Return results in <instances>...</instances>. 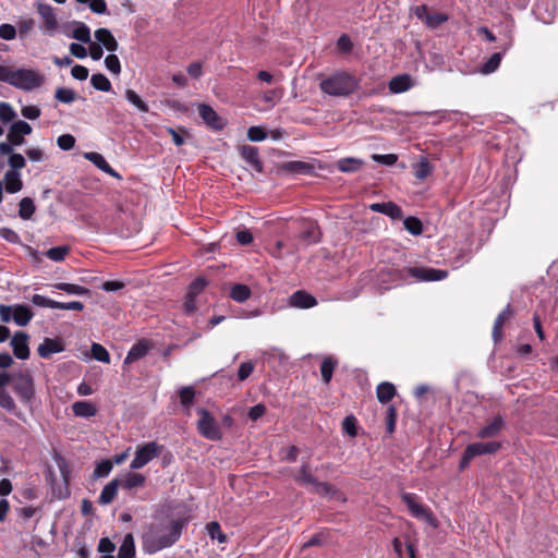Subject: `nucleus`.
Here are the masks:
<instances>
[{"label":"nucleus","mask_w":558,"mask_h":558,"mask_svg":"<svg viewBox=\"0 0 558 558\" xmlns=\"http://www.w3.org/2000/svg\"><path fill=\"white\" fill-rule=\"evenodd\" d=\"M187 521L183 518L166 515L147 523L141 534L142 550L154 555L173 546L181 537Z\"/></svg>","instance_id":"f257e3e1"},{"label":"nucleus","mask_w":558,"mask_h":558,"mask_svg":"<svg viewBox=\"0 0 558 558\" xmlns=\"http://www.w3.org/2000/svg\"><path fill=\"white\" fill-rule=\"evenodd\" d=\"M323 93L333 97H347L359 88L355 76L347 72H336L319 83Z\"/></svg>","instance_id":"f03ea898"},{"label":"nucleus","mask_w":558,"mask_h":558,"mask_svg":"<svg viewBox=\"0 0 558 558\" xmlns=\"http://www.w3.org/2000/svg\"><path fill=\"white\" fill-rule=\"evenodd\" d=\"M391 275L395 281L411 283L421 281H440L447 278L448 271L432 267L413 266L393 269Z\"/></svg>","instance_id":"7ed1b4c3"},{"label":"nucleus","mask_w":558,"mask_h":558,"mask_svg":"<svg viewBox=\"0 0 558 558\" xmlns=\"http://www.w3.org/2000/svg\"><path fill=\"white\" fill-rule=\"evenodd\" d=\"M44 82L43 76L33 69L12 68L9 84L22 90H33Z\"/></svg>","instance_id":"20e7f679"},{"label":"nucleus","mask_w":558,"mask_h":558,"mask_svg":"<svg viewBox=\"0 0 558 558\" xmlns=\"http://www.w3.org/2000/svg\"><path fill=\"white\" fill-rule=\"evenodd\" d=\"M501 448L499 441L473 442L466 446L461 457L459 469L464 470L478 456L494 454Z\"/></svg>","instance_id":"39448f33"},{"label":"nucleus","mask_w":558,"mask_h":558,"mask_svg":"<svg viewBox=\"0 0 558 558\" xmlns=\"http://www.w3.org/2000/svg\"><path fill=\"white\" fill-rule=\"evenodd\" d=\"M199 418L197 421V429L199 434L208 440H220L222 433L213 414L204 408L196 410Z\"/></svg>","instance_id":"423d86ee"},{"label":"nucleus","mask_w":558,"mask_h":558,"mask_svg":"<svg viewBox=\"0 0 558 558\" xmlns=\"http://www.w3.org/2000/svg\"><path fill=\"white\" fill-rule=\"evenodd\" d=\"M13 390L23 403H31L35 397L34 379L28 372L13 374Z\"/></svg>","instance_id":"0eeeda50"},{"label":"nucleus","mask_w":558,"mask_h":558,"mask_svg":"<svg viewBox=\"0 0 558 558\" xmlns=\"http://www.w3.org/2000/svg\"><path fill=\"white\" fill-rule=\"evenodd\" d=\"M163 446L156 441L146 442L137 447L135 456L130 464L131 470H140L148 464L151 460L159 457L163 450Z\"/></svg>","instance_id":"6e6552de"},{"label":"nucleus","mask_w":558,"mask_h":558,"mask_svg":"<svg viewBox=\"0 0 558 558\" xmlns=\"http://www.w3.org/2000/svg\"><path fill=\"white\" fill-rule=\"evenodd\" d=\"M402 501L407 505L410 513L414 518L425 521L427 524H429L433 527L438 526V521L434 517L433 512L427 507L418 504L416 501V497L414 494L404 493L402 495Z\"/></svg>","instance_id":"1a4fd4ad"},{"label":"nucleus","mask_w":558,"mask_h":558,"mask_svg":"<svg viewBox=\"0 0 558 558\" xmlns=\"http://www.w3.org/2000/svg\"><path fill=\"white\" fill-rule=\"evenodd\" d=\"M36 11L43 21L40 25L43 34L48 36H54L59 29V22L57 19L54 8H52L48 3L38 2L36 4Z\"/></svg>","instance_id":"9d476101"},{"label":"nucleus","mask_w":558,"mask_h":558,"mask_svg":"<svg viewBox=\"0 0 558 558\" xmlns=\"http://www.w3.org/2000/svg\"><path fill=\"white\" fill-rule=\"evenodd\" d=\"M32 302L36 306L51 308V310H60V311H82L83 310V303H81L78 301L58 302V301L51 300V299L40 295V294H34L32 296Z\"/></svg>","instance_id":"9b49d317"},{"label":"nucleus","mask_w":558,"mask_h":558,"mask_svg":"<svg viewBox=\"0 0 558 558\" xmlns=\"http://www.w3.org/2000/svg\"><path fill=\"white\" fill-rule=\"evenodd\" d=\"M533 300L527 290H521L513 292L510 302L499 314H518L524 311H531L529 304H532Z\"/></svg>","instance_id":"f8f14e48"},{"label":"nucleus","mask_w":558,"mask_h":558,"mask_svg":"<svg viewBox=\"0 0 558 558\" xmlns=\"http://www.w3.org/2000/svg\"><path fill=\"white\" fill-rule=\"evenodd\" d=\"M62 33L69 37L74 38L83 44L90 43V28L81 21H72L62 26Z\"/></svg>","instance_id":"ddd939ff"},{"label":"nucleus","mask_w":558,"mask_h":558,"mask_svg":"<svg viewBox=\"0 0 558 558\" xmlns=\"http://www.w3.org/2000/svg\"><path fill=\"white\" fill-rule=\"evenodd\" d=\"M300 233L299 238L305 245L316 244L320 241V231L318 225L310 219H302L299 221Z\"/></svg>","instance_id":"4468645a"},{"label":"nucleus","mask_w":558,"mask_h":558,"mask_svg":"<svg viewBox=\"0 0 558 558\" xmlns=\"http://www.w3.org/2000/svg\"><path fill=\"white\" fill-rule=\"evenodd\" d=\"M153 348L154 344L150 340L146 338L138 340L129 350L123 361V365L125 366L143 359Z\"/></svg>","instance_id":"2eb2a0df"},{"label":"nucleus","mask_w":558,"mask_h":558,"mask_svg":"<svg viewBox=\"0 0 558 558\" xmlns=\"http://www.w3.org/2000/svg\"><path fill=\"white\" fill-rule=\"evenodd\" d=\"M28 336L24 331H16L11 339L13 354L20 360H26L29 356Z\"/></svg>","instance_id":"dca6fc26"},{"label":"nucleus","mask_w":558,"mask_h":558,"mask_svg":"<svg viewBox=\"0 0 558 558\" xmlns=\"http://www.w3.org/2000/svg\"><path fill=\"white\" fill-rule=\"evenodd\" d=\"M317 304L315 296L305 290H298L289 296V305L300 310H307Z\"/></svg>","instance_id":"f3484780"},{"label":"nucleus","mask_w":558,"mask_h":558,"mask_svg":"<svg viewBox=\"0 0 558 558\" xmlns=\"http://www.w3.org/2000/svg\"><path fill=\"white\" fill-rule=\"evenodd\" d=\"M506 422L501 415H496L494 420L487 425L478 429L476 437L482 439H489L497 437L505 428Z\"/></svg>","instance_id":"a211bd4d"},{"label":"nucleus","mask_w":558,"mask_h":558,"mask_svg":"<svg viewBox=\"0 0 558 558\" xmlns=\"http://www.w3.org/2000/svg\"><path fill=\"white\" fill-rule=\"evenodd\" d=\"M83 157L105 173L121 179L120 174L107 162L105 157L96 151L84 153Z\"/></svg>","instance_id":"6ab92c4d"},{"label":"nucleus","mask_w":558,"mask_h":558,"mask_svg":"<svg viewBox=\"0 0 558 558\" xmlns=\"http://www.w3.org/2000/svg\"><path fill=\"white\" fill-rule=\"evenodd\" d=\"M198 113L204 122L214 130H221L223 123L217 112L208 105L202 104L198 106Z\"/></svg>","instance_id":"aec40b11"},{"label":"nucleus","mask_w":558,"mask_h":558,"mask_svg":"<svg viewBox=\"0 0 558 558\" xmlns=\"http://www.w3.org/2000/svg\"><path fill=\"white\" fill-rule=\"evenodd\" d=\"M374 213L384 214L392 219H400L403 215L402 209L392 202L374 203L369 205Z\"/></svg>","instance_id":"412c9836"},{"label":"nucleus","mask_w":558,"mask_h":558,"mask_svg":"<svg viewBox=\"0 0 558 558\" xmlns=\"http://www.w3.org/2000/svg\"><path fill=\"white\" fill-rule=\"evenodd\" d=\"M64 350V347L60 340L45 338L44 341L38 345L37 352L43 359H50L51 354L60 353Z\"/></svg>","instance_id":"4be33fe9"},{"label":"nucleus","mask_w":558,"mask_h":558,"mask_svg":"<svg viewBox=\"0 0 558 558\" xmlns=\"http://www.w3.org/2000/svg\"><path fill=\"white\" fill-rule=\"evenodd\" d=\"M94 36L96 40L104 46L108 51L114 52L119 48V44L112 33L108 28H98L95 31Z\"/></svg>","instance_id":"5701e85b"},{"label":"nucleus","mask_w":558,"mask_h":558,"mask_svg":"<svg viewBox=\"0 0 558 558\" xmlns=\"http://www.w3.org/2000/svg\"><path fill=\"white\" fill-rule=\"evenodd\" d=\"M388 86L392 94H400L412 88L414 82L409 74H400L391 78Z\"/></svg>","instance_id":"b1692460"},{"label":"nucleus","mask_w":558,"mask_h":558,"mask_svg":"<svg viewBox=\"0 0 558 558\" xmlns=\"http://www.w3.org/2000/svg\"><path fill=\"white\" fill-rule=\"evenodd\" d=\"M121 480L119 477L110 481L101 490L100 496L98 498V504L100 505H109L117 497L118 489L120 487Z\"/></svg>","instance_id":"393cba45"},{"label":"nucleus","mask_w":558,"mask_h":558,"mask_svg":"<svg viewBox=\"0 0 558 558\" xmlns=\"http://www.w3.org/2000/svg\"><path fill=\"white\" fill-rule=\"evenodd\" d=\"M2 183H4L5 191L11 194L17 193L23 189V182L19 171L8 170L4 173Z\"/></svg>","instance_id":"a878e982"},{"label":"nucleus","mask_w":558,"mask_h":558,"mask_svg":"<svg viewBox=\"0 0 558 558\" xmlns=\"http://www.w3.org/2000/svg\"><path fill=\"white\" fill-rule=\"evenodd\" d=\"M292 476L301 486L312 485L316 480L308 461H303L300 469Z\"/></svg>","instance_id":"bb28decb"},{"label":"nucleus","mask_w":558,"mask_h":558,"mask_svg":"<svg viewBox=\"0 0 558 558\" xmlns=\"http://www.w3.org/2000/svg\"><path fill=\"white\" fill-rule=\"evenodd\" d=\"M242 158L250 163L256 171H263V165L259 160L258 149L254 146L243 145L241 147Z\"/></svg>","instance_id":"cd10ccee"},{"label":"nucleus","mask_w":558,"mask_h":558,"mask_svg":"<svg viewBox=\"0 0 558 558\" xmlns=\"http://www.w3.org/2000/svg\"><path fill=\"white\" fill-rule=\"evenodd\" d=\"M312 486L313 492L322 497H328L330 499L341 497V493L327 482H320L316 478Z\"/></svg>","instance_id":"c85d7f7f"},{"label":"nucleus","mask_w":558,"mask_h":558,"mask_svg":"<svg viewBox=\"0 0 558 558\" xmlns=\"http://www.w3.org/2000/svg\"><path fill=\"white\" fill-rule=\"evenodd\" d=\"M364 166V161L355 157L341 158L336 162L339 171L344 173L357 172Z\"/></svg>","instance_id":"c756f323"},{"label":"nucleus","mask_w":558,"mask_h":558,"mask_svg":"<svg viewBox=\"0 0 558 558\" xmlns=\"http://www.w3.org/2000/svg\"><path fill=\"white\" fill-rule=\"evenodd\" d=\"M120 487L126 490H132L133 488L142 487L145 484V476L140 473L128 472L122 477Z\"/></svg>","instance_id":"7c9ffc66"},{"label":"nucleus","mask_w":558,"mask_h":558,"mask_svg":"<svg viewBox=\"0 0 558 558\" xmlns=\"http://www.w3.org/2000/svg\"><path fill=\"white\" fill-rule=\"evenodd\" d=\"M135 557V541L132 533L124 535L122 544L119 547L117 558H134Z\"/></svg>","instance_id":"2f4dec72"},{"label":"nucleus","mask_w":558,"mask_h":558,"mask_svg":"<svg viewBox=\"0 0 558 558\" xmlns=\"http://www.w3.org/2000/svg\"><path fill=\"white\" fill-rule=\"evenodd\" d=\"M396 393V387L389 381L380 383L376 389L377 400L383 404L390 402Z\"/></svg>","instance_id":"473e14b6"},{"label":"nucleus","mask_w":558,"mask_h":558,"mask_svg":"<svg viewBox=\"0 0 558 558\" xmlns=\"http://www.w3.org/2000/svg\"><path fill=\"white\" fill-rule=\"evenodd\" d=\"M72 411L78 417H92L97 413L96 407L89 401H76L72 405Z\"/></svg>","instance_id":"72a5a7b5"},{"label":"nucleus","mask_w":558,"mask_h":558,"mask_svg":"<svg viewBox=\"0 0 558 558\" xmlns=\"http://www.w3.org/2000/svg\"><path fill=\"white\" fill-rule=\"evenodd\" d=\"M36 210L35 203L31 197H24L19 203V216L23 220H28L33 217Z\"/></svg>","instance_id":"f704fd0d"},{"label":"nucleus","mask_w":558,"mask_h":558,"mask_svg":"<svg viewBox=\"0 0 558 558\" xmlns=\"http://www.w3.org/2000/svg\"><path fill=\"white\" fill-rule=\"evenodd\" d=\"M336 366H337V361L333 360L331 356H326L323 360V362L320 364V374H322L323 381L325 384L330 383Z\"/></svg>","instance_id":"c9c22d12"},{"label":"nucleus","mask_w":558,"mask_h":558,"mask_svg":"<svg viewBox=\"0 0 558 558\" xmlns=\"http://www.w3.org/2000/svg\"><path fill=\"white\" fill-rule=\"evenodd\" d=\"M93 87L100 92H110L112 89L111 83L108 77L101 73L93 74L90 77Z\"/></svg>","instance_id":"e433bc0d"},{"label":"nucleus","mask_w":558,"mask_h":558,"mask_svg":"<svg viewBox=\"0 0 558 558\" xmlns=\"http://www.w3.org/2000/svg\"><path fill=\"white\" fill-rule=\"evenodd\" d=\"M283 169L292 173L307 174L313 171L314 167L304 161H289L283 165Z\"/></svg>","instance_id":"4c0bfd02"},{"label":"nucleus","mask_w":558,"mask_h":558,"mask_svg":"<svg viewBox=\"0 0 558 558\" xmlns=\"http://www.w3.org/2000/svg\"><path fill=\"white\" fill-rule=\"evenodd\" d=\"M125 98L138 111H141V112H148V110H149L148 105L133 89H126L125 90Z\"/></svg>","instance_id":"58836bf2"},{"label":"nucleus","mask_w":558,"mask_h":558,"mask_svg":"<svg viewBox=\"0 0 558 558\" xmlns=\"http://www.w3.org/2000/svg\"><path fill=\"white\" fill-rule=\"evenodd\" d=\"M207 533L211 539H217L218 543L222 544L226 543L228 537L227 535L221 531L220 524L216 521L209 522L206 525Z\"/></svg>","instance_id":"ea45409f"},{"label":"nucleus","mask_w":558,"mask_h":558,"mask_svg":"<svg viewBox=\"0 0 558 558\" xmlns=\"http://www.w3.org/2000/svg\"><path fill=\"white\" fill-rule=\"evenodd\" d=\"M54 97L58 101L69 105L76 100L77 95L71 88L59 87L54 93Z\"/></svg>","instance_id":"a19ab883"},{"label":"nucleus","mask_w":558,"mask_h":558,"mask_svg":"<svg viewBox=\"0 0 558 558\" xmlns=\"http://www.w3.org/2000/svg\"><path fill=\"white\" fill-rule=\"evenodd\" d=\"M251 295V291L245 284H235L231 288L230 298L236 302H244Z\"/></svg>","instance_id":"79ce46f5"},{"label":"nucleus","mask_w":558,"mask_h":558,"mask_svg":"<svg viewBox=\"0 0 558 558\" xmlns=\"http://www.w3.org/2000/svg\"><path fill=\"white\" fill-rule=\"evenodd\" d=\"M432 173V166L426 158L421 160L414 166V175L418 180L426 179Z\"/></svg>","instance_id":"37998d69"},{"label":"nucleus","mask_w":558,"mask_h":558,"mask_svg":"<svg viewBox=\"0 0 558 558\" xmlns=\"http://www.w3.org/2000/svg\"><path fill=\"white\" fill-rule=\"evenodd\" d=\"M57 462H58V466L60 469L61 475H62V477L64 480V483H65V493L63 494L61 490H59V493H57L53 489V495L57 496L59 499H62V498L68 497V495H69V489H68L69 470H68V465H66V463H65L63 458L58 457Z\"/></svg>","instance_id":"c03bdc74"},{"label":"nucleus","mask_w":558,"mask_h":558,"mask_svg":"<svg viewBox=\"0 0 558 558\" xmlns=\"http://www.w3.org/2000/svg\"><path fill=\"white\" fill-rule=\"evenodd\" d=\"M501 59H502L501 52L493 53L489 57V59L483 64L482 73L490 74V73L495 72L499 68Z\"/></svg>","instance_id":"a18cd8bd"},{"label":"nucleus","mask_w":558,"mask_h":558,"mask_svg":"<svg viewBox=\"0 0 558 558\" xmlns=\"http://www.w3.org/2000/svg\"><path fill=\"white\" fill-rule=\"evenodd\" d=\"M404 229L413 235H420L423 232L422 221L416 217H407L403 220Z\"/></svg>","instance_id":"49530a36"},{"label":"nucleus","mask_w":558,"mask_h":558,"mask_svg":"<svg viewBox=\"0 0 558 558\" xmlns=\"http://www.w3.org/2000/svg\"><path fill=\"white\" fill-rule=\"evenodd\" d=\"M113 468V462L111 460H102L96 464L93 476L95 478L106 477L110 474Z\"/></svg>","instance_id":"de8ad7c7"},{"label":"nucleus","mask_w":558,"mask_h":558,"mask_svg":"<svg viewBox=\"0 0 558 558\" xmlns=\"http://www.w3.org/2000/svg\"><path fill=\"white\" fill-rule=\"evenodd\" d=\"M448 21V15L445 13H429L424 21V24L429 28H437L442 23Z\"/></svg>","instance_id":"09e8293b"},{"label":"nucleus","mask_w":558,"mask_h":558,"mask_svg":"<svg viewBox=\"0 0 558 558\" xmlns=\"http://www.w3.org/2000/svg\"><path fill=\"white\" fill-rule=\"evenodd\" d=\"M69 253V246H56L49 248L45 255L53 262H62Z\"/></svg>","instance_id":"8fccbe9b"},{"label":"nucleus","mask_w":558,"mask_h":558,"mask_svg":"<svg viewBox=\"0 0 558 558\" xmlns=\"http://www.w3.org/2000/svg\"><path fill=\"white\" fill-rule=\"evenodd\" d=\"M92 356L99 362L109 363L110 362V355L106 348H104L99 343H93L92 344Z\"/></svg>","instance_id":"3c124183"},{"label":"nucleus","mask_w":558,"mask_h":558,"mask_svg":"<svg viewBox=\"0 0 558 558\" xmlns=\"http://www.w3.org/2000/svg\"><path fill=\"white\" fill-rule=\"evenodd\" d=\"M179 397H180L181 404L183 407L187 408V407L192 405V403H193V400L195 397V391H194L193 387L185 386L180 389Z\"/></svg>","instance_id":"603ef678"},{"label":"nucleus","mask_w":558,"mask_h":558,"mask_svg":"<svg viewBox=\"0 0 558 558\" xmlns=\"http://www.w3.org/2000/svg\"><path fill=\"white\" fill-rule=\"evenodd\" d=\"M508 317L509 316H497V318L494 323L493 332H492V337H493V340L495 343H498L501 341V339H502L501 330H502L504 324Z\"/></svg>","instance_id":"864d4df0"},{"label":"nucleus","mask_w":558,"mask_h":558,"mask_svg":"<svg viewBox=\"0 0 558 558\" xmlns=\"http://www.w3.org/2000/svg\"><path fill=\"white\" fill-rule=\"evenodd\" d=\"M105 65L107 68L108 71H110L112 74H120L121 72V64H120V60L119 58L113 54V53H110L106 57L105 59Z\"/></svg>","instance_id":"5fc2aeb1"},{"label":"nucleus","mask_w":558,"mask_h":558,"mask_svg":"<svg viewBox=\"0 0 558 558\" xmlns=\"http://www.w3.org/2000/svg\"><path fill=\"white\" fill-rule=\"evenodd\" d=\"M56 288L59 290L65 291L69 294H76V295L85 294L88 291L86 288L78 286V284H73V283H58L56 286Z\"/></svg>","instance_id":"6e6d98bb"},{"label":"nucleus","mask_w":558,"mask_h":558,"mask_svg":"<svg viewBox=\"0 0 558 558\" xmlns=\"http://www.w3.org/2000/svg\"><path fill=\"white\" fill-rule=\"evenodd\" d=\"M16 117L12 106L8 102L0 104V120L4 123L12 121Z\"/></svg>","instance_id":"4d7b16f0"},{"label":"nucleus","mask_w":558,"mask_h":558,"mask_svg":"<svg viewBox=\"0 0 558 558\" xmlns=\"http://www.w3.org/2000/svg\"><path fill=\"white\" fill-rule=\"evenodd\" d=\"M267 133L262 126H251L247 130V138L251 142H262L266 140Z\"/></svg>","instance_id":"13d9d810"},{"label":"nucleus","mask_w":558,"mask_h":558,"mask_svg":"<svg viewBox=\"0 0 558 558\" xmlns=\"http://www.w3.org/2000/svg\"><path fill=\"white\" fill-rule=\"evenodd\" d=\"M356 423V418L353 415L345 416L342 422V428L349 436L355 437L357 435Z\"/></svg>","instance_id":"bf43d9fd"},{"label":"nucleus","mask_w":558,"mask_h":558,"mask_svg":"<svg viewBox=\"0 0 558 558\" xmlns=\"http://www.w3.org/2000/svg\"><path fill=\"white\" fill-rule=\"evenodd\" d=\"M17 29L12 24H1L0 25V38L3 40H13L16 37Z\"/></svg>","instance_id":"052dcab7"},{"label":"nucleus","mask_w":558,"mask_h":558,"mask_svg":"<svg viewBox=\"0 0 558 558\" xmlns=\"http://www.w3.org/2000/svg\"><path fill=\"white\" fill-rule=\"evenodd\" d=\"M8 163L11 167L10 170L19 171L25 167L26 161L23 155L13 153L9 157Z\"/></svg>","instance_id":"680f3d73"},{"label":"nucleus","mask_w":558,"mask_h":558,"mask_svg":"<svg viewBox=\"0 0 558 558\" xmlns=\"http://www.w3.org/2000/svg\"><path fill=\"white\" fill-rule=\"evenodd\" d=\"M397 422V410L395 405H389L387 409L386 427L389 434H392L396 429Z\"/></svg>","instance_id":"e2e57ef3"},{"label":"nucleus","mask_w":558,"mask_h":558,"mask_svg":"<svg viewBox=\"0 0 558 558\" xmlns=\"http://www.w3.org/2000/svg\"><path fill=\"white\" fill-rule=\"evenodd\" d=\"M57 144L62 150H70L75 145V138L71 134H62L57 138Z\"/></svg>","instance_id":"0e129e2a"},{"label":"nucleus","mask_w":558,"mask_h":558,"mask_svg":"<svg viewBox=\"0 0 558 558\" xmlns=\"http://www.w3.org/2000/svg\"><path fill=\"white\" fill-rule=\"evenodd\" d=\"M125 287V282L121 280H107L100 286V289L106 292H118Z\"/></svg>","instance_id":"69168bd1"},{"label":"nucleus","mask_w":558,"mask_h":558,"mask_svg":"<svg viewBox=\"0 0 558 558\" xmlns=\"http://www.w3.org/2000/svg\"><path fill=\"white\" fill-rule=\"evenodd\" d=\"M10 130L15 132V133H19L23 136L25 135H29L32 133V126L23 121V120H19V121H15L11 126H10Z\"/></svg>","instance_id":"338daca9"},{"label":"nucleus","mask_w":558,"mask_h":558,"mask_svg":"<svg viewBox=\"0 0 558 558\" xmlns=\"http://www.w3.org/2000/svg\"><path fill=\"white\" fill-rule=\"evenodd\" d=\"M0 407L8 411H14L16 408L13 398L5 390H0Z\"/></svg>","instance_id":"774afa93"}]
</instances>
